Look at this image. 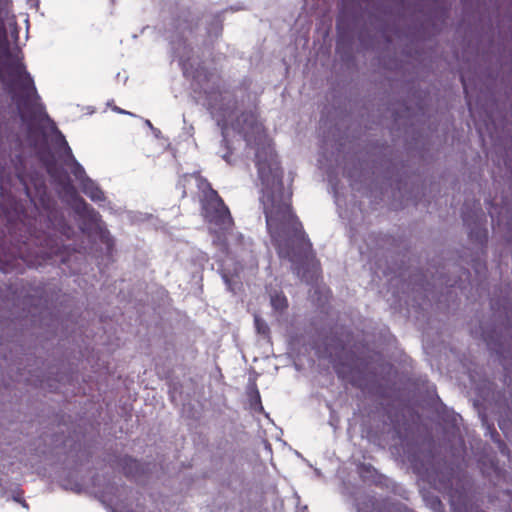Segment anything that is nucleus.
Instances as JSON below:
<instances>
[{
  "label": "nucleus",
  "mask_w": 512,
  "mask_h": 512,
  "mask_svg": "<svg viewBox=\"0 0 512 512\" xmlns=\"http://www.w3.org/2000/svg\"><path fill=\"white\" fill-rule=\"evenodd\" d=\"M461 82H462V86H463V91H464L466 99H467V105H468L469 109L471 110V103H470V100L468 99V87H467L466 81L463 76L461 77Z\"/></svg>",
  "instance_id": "obj_16"
},
{
  "label": "nucleus",
  "mask_w": 512,
  "mask_h": 512,
  "mask_svg": "<svg viewBox=\"0 0 512 512\" xmlns=\"http://www.w3.org/2000/svg\"><path fill=\"white\" fill-rule=\"evenodd\" d=\"M462 217H463V221L464 222L468 221V217H467V215H466V213L464 211L462 212Z\"/></svg>",
  "instance_id": "obj_22"
},
{
  "label": "nucleus",
  "mask_w": 512,
  "mask_h": 512,
  "mask_svg": "<svg viewBox=\"0 0 512 512\" xmlns=\"http://www.w3.org/2000/svg\"><path fill=\"white\" fill-rule=\"evenodd\" d=\"M205 188L202 190L200 199L201 212L205 220L218 227L213 231V243L225 255H231V245L228 242L227 234H230L234 226V220L229 208L224 203L218 192L211 187L207 180H199Z\"/></svg>",
  "instance_id": "obj_4"
},
{
  "label": "nucleus",
  "mask_w": 512,
  "mask_h": 512,
  "mask_svg": "<svg viewBox=\"0 0 512 512\" xmlns=\"http://www.w3.org/2000/svg\"><path fill=\"white\" fill-rule=\"evenodd\" d=\"M114 110L117 111L118 113H122V114H127L128 113V112H126V111H124V110H122V109H120L118 107H115Z\"/></svg>",
  "instance_id": "obj_21"
},
{
  "label": "nucleus",
  "mask_w": 512,
  "mask_h": 512,
  "mask_svg": "<svg viewBox=\"0 0 512 512\" xmlns=\"http://www.w3.org/2000/svg\"><path fill=\"white\" fill-rule=\"evenodd\" d=\"M223 32V22L220 15H214L206 26V37L210 40H217Z\"/></svg>",
  "instance_id": "obj_6"
},
{
  "label": "nucleus",
  "mask_w": 512,
  "mask_h": 512,
  "mask_svg": "<svg viewBox=\"0 0 512 512\" xmlns=\"http://www.w3.org/2000/svg\"><path fill=\"white\" fill-rule=\"evenodd\" d=\"M192 180H195L197 182V186L199 189L203 190L204 185L201 184L199 180H204L201 176L198 174L192 173V174H184L180 176L177 187L182 190V197L187 196V186L192 182Z\"/></svg>",
  "instance_id": "obj_7"
},
{
  "label": "nucleus",
  "mask_w": 512,
  "mask_h": 512,
  "mask_svg": "<svg viewBox=\"0 0 512 512\" xmlns=\"http://www.w3.org/2000/svg\"><path fill=\"white\" fill-rule=\"evenodd\" d=\"M140 469V463L132 458H125L123 470L127 477H135Z\"/></svg>",
  "instance_id": "obj_9"
},
{
  "label": "nucleus",
  "mask_w": 512,
  "mask_h": 512,
  "mask_svg": "<svg viewBox=\"0 0 512 512\" xmlns=\"http://www.w3.org/2000/svg\"><path fill=\"white\" fill-rule=\"evenodd\" d=\"M375 472L374 467L371 464H361L359 465V473L361 476H364V474H370L372 475Z\"/></svg>",
  "instance_id": "obj_14"
},
{
  "label": "nucleus",
  "mask_w": 512,
  "mask_h": 512,
  "mask_svg": "<svg viewBox=\"0 0 512 512\" xmlns=\"http://www.w3.org/2000/svg\"><path fill=\"white\" fill-rule=\"evenodd\" d=\"M254 324L258 334H261L264 337H268L270 334V328L265 320H263L260 316L255 315Z\"/></svg>",
  "instance_id": "obj_12"
},
{
  "label": "nucleus",
  "mask_w": 512,
  "mask_h": 512,
  "mask_svg": "<svg viewBox=\"0 0 512 512\" xmlns=\"http://www.w3.org/2000/svg\"><path fill=\"white\" fill-rule=\"evenodd\" d=\"M19 258L28 266L35 267L38 265H42L43 261L46 259L44 255H37L35 258H32L30 254H23L22 248L19 249Z\"/></svg>",
  "instance_id": "obj_11"
},
{
  "label": "nucleus",
  "mask_w": 512,
  "mask_h": 512,
  "mask_svg": "<svg viewBox=\"0 0 512 512\" xmlns=\"http://www.w3.org/2000/svg\"><path fill=\"white\" fill-rule=\"evenodd\" d=\"M482 237L484 238L485 241L487 240V231L486 230L482 231Z\"/></svg>",
  "instance_id": "obj_23"
},
{
  "label": "nucleus",
  "mask_w": 512,
  "mask_h": 512,
  "mask_svg": "<svg viewBox=\"0 0 512 512\" xmlns=\"http://www.w3.org/2000/svg\"><path fill=\"white\" fill-rule=\"evenodd\" d=\"M253 399L256 404H259L261 406V397L257 389L254 391Z\"/></svg>",
  "instance_id": "obj_19"
},
{
  "label": "nucleus",
  "mask_w": 512,
  "mask_h": 512,
  "mask_svg": "<svg viewBox=\"0 0 512 512\" xmlns=\"http://www.w3.org/2000/svg\"><path fill=\"white\" fill-rule=\"evenodd\" d=\"M474 207H475V211H474L475 215L477 214V212H481V207H480V202L479 201H476L474 203Z\"/></svg>",
  "instance_id": "obj_20"
},
{
  "label": "nucleus",
  "mask_w": 512,
  "mask_h": 512,
  "mask_svg": "<svg viewBox=\"0 0 512 512\" xmlns=\"http://www.w3.org/2000/svg\"><path fill=\"white\" fill-rule=\"evenodd\" d=\"M336 372H337V374H338V376H339V377H342V376H341V372H340L339 370H337Z\"/></svg>",
  "instance_id": "obj_24"
},
{
  "label": "nucleus",
  "mask_w": 512,
  "mask_h": 512,
  "mask_svg": "<svg viewBox=\"0 0 512 512\" xmlns=\"http://www.w3.org/2000/svg\"><path fill=\"white\" fill-rule=\"evenodd\" d=\"M238 131L243 135L247 146L255 148V164L262 184L268 189L279 185L283 187V171L277 155L267 142L263 125L251 112H244L237 119Z\"/></svg>",
  "instance_id": "obj_3"
},
{
  "label": "nucleus",
  "mask_w": 512,
  "mask_h": 512,
  "mask_svg": "<svg viewBox=\"0 0 512 512\" xmlns=\"http://www.w3.org/2000/svg\"><path fill=\"white\" fill-rule=\"evenodd\" d=\"M14 268V264L11 261H6L3 266L0 267L5 273L12 271Z\"/></svg>",
  "instance_id": "obj_17"
},
{
  "label": "nucleus",
  "mask_w": 512,
  "mask_h": 512,
  "mask_svg": "<svg viewBox=\"0 0 512 512\" xmlns=\"http://www.w3.org/2000/svg\"><path fill=\"white\" fill-rule=\"evenodd\" d=\"M270 302L276 311L283 312L288 308V300L282 292L271 295Z\"/></svg>",
  "instance_id": "obj_8"
},
{
  "label": "nucleus",
  "mask_w": 512,
  "mask_h": 512,
  "mask_svg": "<svg viewBox=\"0 0 512 512\" xmlns=\"http://www.w3.org/2000/svg\"><path fill=\"white\" fill-rule=\"evenodd\" d=\"M233 237H234L235 246H236L235 253H237L238 247L245 245V239H244V236L240 233L234 234Z\"/></svg>",
  "instance_id": "obj_15"
},
{
  "label": "nucleus",
  "mask_w": 512,
  "mask_h": 512,
  "mask_svg": "<svg viewBox=\"0 0 512 512\" xmlns=\"http://www.w3.org/2000/svg\"><path fill=\"white\" fill-rule=\"evenodd\" d=\"M267 230L278 254L294 262L307 258L312 243L291 205V199H284L283 193H267L263 198Z\"/></svg>",
  "instance_id": "obj_1"
},
{
  "label": "nucleus",
  "mask_w": 512,
  "mask_h": 512,
  "mask_svg": "<svg viewBox=\"0 0 512 512\" xmlns=\"http://www.w3.org/2000/svg\"><path fill=\"white\" fill-rule=\"evenodd\" d=\"M84 192L93 201H102L105 198L103 191L92 182L85 186Z\"/></svg>",
  "instance_id": "obj_10"
},
{
  "label": "nucleus",
  "mask_w": 512,
  "mask_h": 512,
  "mask_svg": "<svg viewBox=\"0 0 512 512\" xmlns=\"http://www.w3.org/2000/svg\"><path fill=\"white\" fill-rule=\"evenodd\" d=\"M200 24L199 17H193L190 13L179 15L173 23L175 32L180 36H184L186 33L195 32Z\"/></svg>",
  "instance_id": "obj_5"
},
{
  "label": "nucleus",
  "mask_w": 512,
  "mask_h": 512,
  "mask_svg": "<svg viewBox=\"0 0 512 512\" xmlns=\"http://www.w3.org/2000/svg\"><path fill=\"white\" fill-rule=\"evenodd\" d=\"M211 75V73L208 70H204V78L201 79V73L197 71V73L193 76L195 79H197L199 82H203L208 79V76Z\"/></svg>",
  "instance_id": "obj_18"
},
{
  "label": "nucleus",
  "mask_w": 512,
  "mask_h": 512,
  "mask_svg": "<svg viewBox=\"0 0 512 512\" xmlns=\"http://www.w3.org/2000/svg\"><path fill=\"white\" fill-rule=\"evenodd\" d=\"M65 146H66V152L68 154V156L71 158L72 162H73V165H74V169H73V174L76 176V177H79L81 174H84V169L83 167L76 161V159L74 158L73 154H72V151H71V148L68 146L67 142L65 141Z\"/></svg>",
  "instance_id": "obj_13"
},
{
  "label": "nucleus",
  "mask_w": 512,
  "mask_h": 512,
  "mask_svg": "<svg viewBox=\"0 0 512 512\" xmlns=\"http://www.w3.org/2000/svg\"><path fill=\"white\" fill-rule=\"evenodd\" d=\"M0 82L16 103L23 121L50 119L23 58L13 54L8 46L0 49Z\"/></svg>",
  "instance_id": "obj_2"
}]
</instances>
